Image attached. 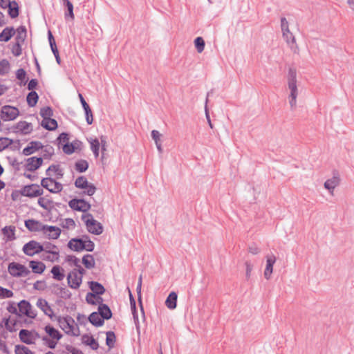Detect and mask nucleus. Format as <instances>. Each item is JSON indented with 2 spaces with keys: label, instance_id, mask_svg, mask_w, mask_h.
<instances>
[{
  "label": "nucleus",
  "instance_id": "nucleus-1",
  "mask_svg": "<svg viewBox=\"0 0 354 354\" xmlns=\"http://www.w3.org/2000/svg\"><path fill=\"white\" fill-rule=\"evenodd\" d=\"M55 320L58 322L59 327L64 331L66 334L75 337L80 335V328H77V333H75L74 327L75 322L73 318H72L71 316H57Z\"/></svg>",
  "mask_w": 354,
  "mask_h": 354
},
{
  "label": "nucleus",
  "instance_id": "nucleus-2",
  "mask_svg": "<svg viewBox=\"0 0 354 354\" xmlns=\"http://www.w3.org/2000/svg\"><path fill=\"white\" fill-rule=\"evenodd\" d=\"M82 220L84 222L87 230L94 235H100L103 232V226L97 221L93 218L91 214L87 213L82 215Z\"/></svg>",
  "mask_w": 354,
  "mask_h": 354
},
{
  "label": "nucleus",
  "instance_id": "nucleus-3",
  "mask_svg": "<svg viewBox=\"0 0 354 354\" xmlns=\"http://www.w3.org/2000/svg\"><path fill=\"white\" fill-rule=\"evenodd\" d=\"M44 250L42 243L31 240L25 243L23 246V252L29 257H33L35 254L41 253Z\"/></svg>",
  "mask_w": 354,
  "mask_h": 354
},
{
  "label": "nucleus",
  "instance_id": "nucleus-4",
  "mask_svg": "<svg viewBox=\"0 0 354 354\" xmlns=\"http://www.w3.org/2000/svg\"><path fill=\"white\" fill-rule=\"evenodd\" d=\"M8 272L15 277H26L30 271L24 266L19 263H10L8 268Z\"/></svg>",
  "mask_w": 354,
  "mask_h": 354
},
{
  "label": "nucleus",
  "instance_id": "nucleus-5",
  "mask_svg": "<svg viewBox=\"0 0 354 354\" xmlns=\"http://www.w3.org/2000/svg\"><path fill=\"white\" fill-rule=\"evenodd\" d=\"M19 115V110L10 105H4L1 107L0 111V118L3 121H12Z\"/></svg>",
  "mask_w": 354,
  "mask_h": 354
},
{
  "label": "nucleus",
  "instance_id": "nucleus-6",
  "mask_svg": "<svg viewBox=\"0 0 354 354\" xmlns=\"http://www.w3.org/2000/svg\"><path fill=\"white\" fill-rule=\"evenodd\" d=\"M41 185L53 194L59 193L63 189L62 184L52 177L43 178L41 180Z\"/></svg>",
  "mask_w": 354,
  "mask_h": 354
},
{
  "label": "nucleus",
  "instance_id": "nucleus-7",
  "mask_svg": "<svg viewBox=\"0 0 354 354\" xmlns=\"http://www.w3.org/2000/svg\"><path fill=\"white\" fill-rule=\"evenodd\" d=\"M19 309V317H21L23 315L26 316L31 319H35L37 316V313L32 310V307L30 303L26 300H21L17 303Z\"/></svg>",
  "mask_w": 354,
  "mask_h": 354
},
{
  "label": "nucleus",
  "instance_id": "nucleus-8",
  "mask_svg": "<svg viewBox=\"0 0 354 354\" xmlns=\"http://www.w3.org/2000/svg\"><path fill=\"white\" fill-rule=\"evenodd\" d=\"M68 206L74 211L87 212L91 205L84 198H73L68 202Z\"/></svg>",
  "mask_w": 354,
  "mask_h": 354
},
{
  "label": "nucleus",
  "instance_id": "nucleus-9",
  "mask_svg": "<svg viewBox=\"0 0 354 354\" xmlns=\"http://www.w3.org/2000/svg\"><path fill=\"white\" fill-rule=\"evenodd\" d=\"M19 193L24 196L35 198L41 196L44 193V191L41 188H40L39 185L31 184L24 186L23 188L19 191Z\"/></svg>",
  "mask_w": 354,
  "mask_h": 354
},
{
  "label": "nucleus",
  "instance_id": "nucleus-10",
  "mask_svg": "<svg viewBox=\"0 0 354 354\" xmlns=\"http://www.w3.org/2000/svg\"><path fill=\"white\" fill-rule=\"evenodd\" d=\"M0 6L2 9L8 8V14L12 19L17 18L19 15V7L16 1L0 0Z\"/></svg>",
  "mask_w": 354,
  "mask_h": 354
},
{
  "label": "nucleus",
  "instance_id": "nucleus-11",
  "mask_svg": "<svg viewBox=\"0 0 354 354\" xmlns=\"http://www.w3.org/2000/svg\"><path fill=\"white\" fill-rule=\"evenodd\" d=\"M288 84L290 90L289 97H297L298 91L297 86V71L295 68H290L288 73Z\"/></svg>",
  "mask_w": 354,
  "mask_h": 354
},
{
  "label": "nucleus",
  "instance_id": "nucleus-12",
  "mask_svg": "<svg viewBox=\"0 0 354 354\" xmlns=\"http://www.w3.org/2000/svg\"><path fill=\"white\" fill-rule=\"evenodd\" d=\"M36 306L39 309H41L44 315L49 317L52 321H55L57 317L54 314L52 308L50 306L48 302L46 299L43 298H39L37 301Z\"/></svg>",
  "mask_w": 354,
  "mask_h": 354
},
{
  "label": "nucleus",
  "instance_id": "nucleus-13",
  "mask_svg": "<svg viewBox=\"0 0 354 354\" xmlns=\"http://www.w3.org/2000/svg\"><path fill=\"white\" fill-rule=\"evenodd\" d=\"M25 160L26 164L24 165V167L26 170L28 171H35L37 170L41 167L44 162L42 157L37 156L26 158Z\"/></svg>",
  "mask_w": 354,
  "mask_h": 354
},
{
  "label": "nucleus",
  "instance_id": "nucleus-14",
  "mask_svg": "<svg viewBox=\"0 0 354 354\" xmlns=\"http://www.w3.org/2000/svg\"><path fill=\"white\" fill-rule=\"evenodd\" d=\"M11 129L12 132L15 133H19L22 135L28 134L32 130L31 123L24 120L18 122L15 125L11 127Z\"/></svg>",
  "mask_w": 354,
  "mask_h": 354
},
{
  "label": "nucleus",
  "instance_id": "nucleus-15",
  "mask_svg": "<svg viewBox=\"0 0 354 354\" xmlns=\"http://www.w3.org/2000/svg\"><path fill=\"white\" fill-rule=\"evenodd\" d=\"M42 232L48 239H57L61 234L60 228L53 225H44Z\"/></svg>",
  "mask_w": 354,
  "mask_h": 354
},
{
  "label": "nucleus",
  "instance_id": "nucleus-16",
  "mask_svg": "<svg viewBox=\"0 0 354 354\" xmlns=\"http://www.w3.org/2000/svg\"><path fill=\"white\" fill-rule=\"evenodd\" d=\"M68 247L75 252H82L86 248L85 241L79 237L73 238L68 241Z\"/></svg>",
  "mask_w": 354,
  "mask_h": 354
},
{
  "label": "nucleus",
  "instance_id": "nucleus-17",
  "mask_svg": "<svg viewBox=\"0 0 354 354\" xmlns=\"http://www.w3.org/2000/svg\"><path fill=\"white\" fill-rule=\"evenodd\" d=\"M67 281L68 286L73 289H77L82 281V276H78L77 272L73 271L67 276Z\"/></svg>",
  "mask_w": 354,
  "mask_h": 354
},
{
  "label": "nucleus",
  "instance_id": "nucleus-18",
  "mask_svg": "<svg viewBox=\"0 0 354 354\" xmlns=\"http://www.w3.org/2000/svg\"><path fill=\"white\" fill-rule=\"evenodd\" d=\"M44 147L43 144L39 141H31L28 145L26 146L22 151V154L24 156H30L34 153L39 149H42Z\"/></svg>",
  "mask_w": 354,
  "mask_h": 354
},
{
  "label": "nucleus",
  "instance_id": "nucleus-19",
  "mask_svg": "<svg viewBox=\"0 0 354 354\" xmlns=\"http://www.w3.org/2000/svg\"><path fill=\"white\" fill-rule=\"evenodd\" d=\"M25 227L30 232H42L44 225L35 219L30 218L25 221Z\"/></svg>",
  "mask_w": 354,
  "mask_h": 354
},
{
  "label": "nucleus",
  "instance_id": "nucleus-20",
  "mask_svg": "<svg viewBox=\"0 0 354 354\" xmlns=\"http://www.w3.org/2000/svg\"><path fill=\"white\" fill-rule=\"evenodd\" d=\"M48 39L49 41V44L50 46V49L55 57L56 62L58 64H61V59L59 57V51L56 45V42L55 38L51 32V31L48 30Z\"/></svg>",
  "mask_w": 354,
  "mask_h": 354
},
{
  "label": "nucleus",
  "instance_id": "nucleus-21",
  "mask_svg": "<svg viewBox=\"0 0 354 354\" xmlns=\"http://www.w3.org/2000/svg\"><path fill=\"white\" fill-rule=\"evenodd\" d=\"M339 184V177L337 172L333 173V176L328 179L324 183V187L328 189L330 193H333V189Z\"/></svg>",
  "mask_w": 354,
  "mask_h": 354
},
{
  "label": "nucleus",
  "instance_id": "nucleus-22",
  "mask_svg": "<svg viewBox=\"0 0 354 354\" xmlns=\"http://www.w3.org/2000/svg\"><path fill=\"white\" fill-rule=\"evenodd\" d=\"M53 287L56 289L54 290L53 292L57 297L64 299H70L71 297L72 294L66 288L61 287L58 284H53Z\"/></svg>",
  "mask_w": 354,
  "mask_h": 354
},
{
  "label": "nucleus",
  "instance_id": "nucleus-23",
  "mask_svg": "<svg viewBox=\"0 0 354 354\" xmlns=\"http://www.w3.org/2000/svg\"><path fill=\"white\" fill-rule=\"evenodd\" d=\"M20 341L26 344H34V338L31 331L27 329H21L19 333Z\"/></svg>",
  "mask_w": 354,
  "mask_h": 354
},
{
  "label": "nucleus",
  "instance_id": "nucleus-24",
  "mask_svg": "<svg viewBox=\"0 0 354 354\" xmlns=\"http://www.w3.org/2000/svg\"><path fill=\"white\" fill-rule=\"evenodd\" d=\"M88 283L92 294L95 295H102L104 294L106 289L102 283L95 281H91Z\"/></svg>",
  "mask_w": 354,
  "mask_h": 354
},
{
  "label": "nucleus",
  "instance_id": "nucleus-25",
  "mask_svg": "<svg viewBox=\"0 0 354 354\" xmlns=\"http://www.w3.org/2000/svg\"><path fill=\"white\" fill-rule=\"evenodd\" d=\"M88 322L95 327H100L104 325V319L96 311L91 313L88 317Z\"/></svg>",
  "mask_w": 354,
  "mask_h": 354
},
{
  "label": "nucleus",
  "instance_id": "nucleus-26",
  "mask_svg": "<svg viewBox=\"0 0 354 354\" xmlns=\"http://www.w3.org/2000/svg\"><path fill=\"white\" fill-rule=\"evenodd\" d=\"M97 312L104 320H109L113 316L112 311L107 304L99 305Z\"/></svg>",
  "mask_w": 354,
  "mask_h": 354
},
{
  "label": "nucleus",
  "instance_id": "nucleus-27",
  "mask_svg": "<svg viewBox=\"0 0 354 354\" xmlns=\"http://www.w3.org/2000/svg\"><path fill=\"white\" fill-rule=\"evenodd\" d=\"M29 267L35 274H42L46 269V265L43 262L35 260L29 261Z\"/></svg>",
  "mask_w": 354,
  "mask_h": 354
},
{
  "label": "nucleus",
  "instance_id": "nucleus-28",
  "mask_svg": "<svg viewBox=\"0 0 354 354\" xmlns=\"http://www.w3.org/2000/svg\"><path fill=\"white\" fill-rule=\"evenodd\" d=\"M283 37L285 39L291 50L295 53H297L299 51V48L296 44L295 37L292 33L290 31H288V33L283 35Z\"/></svg>",
  "mask_w": 354,
  "mask_h": 354
},
{
  "label": "nucleus",
  "instance_id": "nucleus-29",
  "mask_svg": "<svg viewBox=\"0 0 354 354\" xmlns=\"http://www.w3.org/2000/svg\"><path fill=\"white\" fill-rule=\"evenodd\" d=\"M44 330L49 337L56 341L61 339L63 337L62 334L57 329L50 324H48L44 327Z\"/></svg>",
  "mask_w": 354,
  "mask_h": 354
},
{
  "label": "nucleus",
  "instance_id": "nucleus-30",
  "mask_svg": "<svg viewBox=\"0 0 354 354\" xmlns=\"http://www.w3.org/2000/svg\"><path fill=\"white\" fill-rule=\"evenodd\" d=\"M15 34L14 27H6L0 32V41L8 42Z\"/></svg>",
  "mask_w": 354,
  "mask_h": 354
},
{
  "label": "nucleus",
  "instance_id": "nucleus-31",
  "mask_svg": "<svg viewBox=\"0 0 354 354\" xmlns=\"http://www.w3.org/2000/svg\"><path fill=\"white\" fill-rule=\"evenodd\" d=\"M6 241H12L16 239L15 227L12 225L5 226L1 230Z\"/></svg>",
  "mask_w": 354,
  "mask_h": 354
},
{
  "label": "nucleus",
  "instance_id": "nucleus-32",
  "mask_svg": "<svg viewBox=\"0 0 354 354\" xmlns=\"http://www.w3.org/2000/svg\"><path fill=\"white\" fill-rule=\"evenodd\" d=\"M276 261V257L274 256H272L267 258L266 260V267L264 271V277L266 279H269L270 278L271 274L273 271V266Z\"/></svg>",
  "mask_w": 354,
  "mask_h": 354
},
{
  "label": "nucleus",
  "instance_id": "nucleus-33",
  "mask_svg": "<svg viewBox=\"0 0 354 354\" xmlns=\"http://www.w3.org/2000/svg\"><path fill=\"white\" fill-rule=\"evenodd\" d=\"M53 278L57 281H62L64 279V270L59 265L54 266L50 270Z\"/></svg>",
  "mask_w": 354,
  "mask_h": 354
},
{
  "label": "nucleus",
  "instance_id": "nucleus-34",
  "mask_svg": "<svg viewBox=\"0 0 354 354\" xmlns=\"http://www.w3.org/2000/svg\"><path fill=\"white\" fill-rule=\"evenodd\" d=\"M82 339L83 344L89 346L93 350H97L99 347L98 342L91 335L90 336L87 334H84L82 335Z\"/></svg>",
  "mask_w": 354,
  "mask_h": 354
},
{
  "label": "nucleus",
  "instance_id": "nucleus-35",
  "mask_svg": "<svg viewBox=\"0 0 354 354\" xmlns=\"http://www.w3.org/2000/svg\"><path fill=\"white\" fill-rule=\"evenodd\" d=\"M177 298L178 295L175 292H171L167 296L165 305L166 306L171 310H174L176 308L177 306Z\"/></svg>",
  "mask_w": 354,
  "mask_h": 354
},
{
  "label": "nucleus",
  "instance_id": "nucleus-36",
  "mask_svg": "<svg viewBox=\"0 0 354 354\" xmlns=\"http://www.w3.org/2000/svg\"><path fill=\"white\" fill-rule=\"evenodd\" d=\"M38 205L43 209L51 212L54 209V201L53 200L40 197L37 201Z\"/></svg>",
  "mask_w": 354,
  "mask_h": 354
},
{
  "label": "nucleus",
  "instance_id": "nucleus-37",
  "mask_svg": "<svg viewBox=\"0 0 354 354\" xmlns=\"http://www.w3.org/2000/svg\"><path fill=\"white\" fill-rule=\"evenodd\" d=\"M15 32H17V35L15 37V41L17 42L24 43L25 39L27 37V30L26 26H20L17 30H15Z\"/></svg>",
  "mask_w": 354,
  "mask_h": 354
},
{
  "label": "nucleus",
  "instance_id": "nucleus-38",
  "mask_svg": "<svg viewBox=\"0 0 354 354\" xmlns=\"http://www.w3.org/2000/svg\"><path fill=\"white\" fill-rule=\"evenodd\" d=\"M42 245L44 249L43 252L53 255H57V253H59L58 247L50 242L45 241L42 243Z\"/></svg>",
  "mask_w": 354,
  "mask_h": 354
},
{
  "label": "nucleus",
  "instance_id": "nucleus-39",
  "mask_svg": "<svg viewBox=\"0 0 354 354\" xmlns=\"http://www.w3.org/2000/svg\"><path fill=\"white\" fill-rule=\"evenodd\" d=\"M39 100V95L35 91H30L26 96V102L30 107L36 106Z\"/></svg>",
  "mask_w": 354,
  "mask_h": 354
},
{
  "label": "nucleus",
  "instance_id": "nucleus-40",
  "mask_svg": "<svg viewBox=\"0 0 354 354\" xmlns=\"http://www.w3.org/2000/svg\"><path fill=\"white\" fill-rule=\"evenodd\" d=\"M116 342V336L113 331L109 330L106 332V345L111 350L115 346Z\"/></svg>",
  "mask_w": 354,
  "mask_h": 354
},
{
  "label": "nucleus",
  "instance_id": "nucleus-41",
  "mask_svg": "<svg viewBox=\"0 0 354 354\" xmlns=\"http://www.w3.org/2000/svg\"><path fill=\"white\" fill-rule=\"evenodd\" d=\"M41 125L43 128L48 131H55L58 127L57 120L51 118L45 122H41Z\"/></svg>",
  "mask_w": 354,
  "mask_h": 354
},
{
  "label": "nucleus",
  "instance_id": "nucleus-42",
  "mask_svg": "<svg viewBox=\"0 0 354 354\" xmlns=\"http://www.w3.org/2000/svg\"><path fill=\"white\" fill-rule=\"evenodd\" d=\"M82 263L86 268L90 270L95 267V262L93 255L87 254L82 257Z\"/></svg>",
  "mask_w": 354,
  "mask_h": 354
},
{
  "label": "nucleus",
  "instance_id": "nucleus-43",
  "mask_svg": "<svg viewBox=\"0 0 354 354\" xmlns=\"http://www.w3.org/2000/svg\"><path fill=\"white\" fill-rule=\"evenodd\" d=\"M89 167V164L87 160L84 159H80L75 163V169L79 173L85 172Z\"/></svg>",
  "mask_w": 354,
  "mask_h": 354
},
{
  "label": "nucleus",
  "instance_id": "nucleus-44",
  "mask_svg": "<svg viewBox=\"0 0 354 354\" xmlns=\"http://www.w3.org/2000/svg\"><path fill=\"white\" fill-rule=\"evenodd\" d=\"M63 6L67 8V12L65 13V19H67L68 17L71 18L72 20L74 19L75 16L73 13V5L69 0H62Z\"/></svg>",
  "mask_w": 354,
  "mask_h": 354
},
{
  "label": "nucleus",
  "instance_id": "nucleus-45",
  "mask_svg": "<svg viewBox=\"0 0 354 354\" xmlns=\"http://www.w3.org/2000/svg\"><path fill=\"white\" fill-rule=\"evenodd\" d=\"M151 135L152 139L154 140V142L156 143L158 151H159V153H162V145L160 142L161 134L157 130H152Z\"/></svg>",
  "mask_w": 354,
  "mask_h": 354
},
{
  "label": "nucleus",
  "instance_id": "nucleus-46",
  "mask_svg": "<svg viewBox=\"0 0 354 354\" xmlns=\"http://www.w3.org/2000/svg\"><path fill=\"white\" fill-rule=\"evenodd\" d=\"M40 115L43 118V120L41 122H45L53 115V111L51 107L46 106L43 107L40 109Z\"/></svg>",
  "mask_w": 354,
  "mask_h": 354
},
{
  "label": "nucleus",
  "instance_id": "nucleus-47",
  "mask_svg": "<svg viewBox=\"0 0 354 354\" xmlns=\"http://www.w3.org/2000/svg\"><path fill=\"white\" fill-rule=\"evenodd\" d=\"M40 258L43 261H50L52 263L58 262L59 259V253H57V255H53L45 252H42L41 254L40 255Z\"/></svg>",
  "mask_w": 354,
  "mask_h": 354
},
{
  "label": "nucleus",
  "instance_id": "nucleus-48",
  "mask_svg": "<svg viewBox=\"0 0 354 354\" xmlns=\"http://www.w3.org/2000/svg\"><path fill=\"white\" fill-rule=\"evenodd\" d=\"M88 184L86 178L83 176L77 177L75 181V186L79 189H86Z\"/></svg>",
  "mask_w": 354,
  "mask_h": 354
},
{
  "label": "nucleus",
  "instance_id": "nucleus-49",
  "mask_svg": "<svg viewBox=\"0 0 354 354\" xmlns=\"http://www.w3.org/2000/svg\"><path fill=\"white\" fill-rule=\"evenodd\" d=\"M14 143V140L7 137L0 138V152L8 148Z\"/></svg>",
  "mask_w": 354,
  "mask_h": 354
},
{
  "label": "nucleus",
  "instance_id": "nucleus-50",
  "mask_svg": "<svg viewBox=\"0 0 354 354\" xmlns=\"http://www.w3.org/2000/svg\"><path fill=\"white\" fill-rule=\"evenodd\" d=\"M43 159H50L55 153L54 148L50 145H47L42 149Z\"/></svg>",
  "mask_w": 354,
  "mask_h": 354
},
{
  "label": "nucleus",
  "instance_id": "nucleus-51",
  "mask_svg": "<svg viewBox=\"0 0 354 354\" xmlns=\"http://www.w3.org/2000/svg\"><path fill=\"white\" fill-rule=\"evenodd\" d=\"M6 310L11 314L15 315L19 317V309L17 304L12 301H8V306Z\"/></svg>",
  "mask_w": 354,
  "mask_h": 354
},
{
  "label": "nucleus",
  "instance_id": "nucleus-52",
  "mask_svg": "<svg viewBox=\"0 0 354 354\" xmlns=\"http://www.w3.org/2000/svg\"><path fill=\"white\" fill-rule=\"evenodd\" d=\"M194 43L195 48L197 50L198 53H202L203 51L205 46V41L203 39V37H197L194 39Z\"/></svg>",
  "mask_w": 354,
  "mask_h": 354
},
{
  "label": "nucleus",
  "instance_id": "nucleus-53",
  "mask_svg": "<svg viewBox=\"0 0 354 354\" xmlns=\"http://www.w3.org/2000/svg\"><path fill=\"white\" fill-rule=\"evenodd\" d=\"M26 72L24 68H19L16 71V78L21 81L20 86L25 85L27 82L26 80Z\"/></svg>",
  "mask_w": 354,
  "mask_h": 354
},
{
  "label": "nucleus",
  "instance_id": "nucleus-54",
  "mask_svg": "<svg viewBox=\"0 0 354 354\" xmlns=\"http://www.w3.org/2000/svg\"><path fill=\"white\" fill-rule=\"evenodd\" d=\"M77 149L75 142H66L62 147L63 151L68 155L73 153Z\"/></svg>",
  "mask_w": 354,
  "mask_h": 354
},
{
  "label": "nucleus",
  "instance_id": "nucleus-55",
  "mask_svg": "<svg viewBox=\"0 0 354 354\" xmlns=\"http://www.w3.org/2000/svg\"><path fill=\"white\" fill-rule=\"evenodd\" d=\"M10 69V64L9 62L3 59L1 61H0V75H4L6 73H8Z\"/></svg>",
  "mask_w": 354,
  "mask_h": 354
},
{
  "label": "nucleus",
  "instance_id": "nucleus-56",
  "mask_svg": "<svg viewBox=\"0 0 354 354\" xmlns=\"http://www.w3.org/2000/svg\"><path fill=\"white\" fill-rule=\"evenodd\" d=\"M15 354H34L28 347L24 345H16L15 346Z\"/></svg>",
  "mask_w": 354,
  "mask_h": 354
},
{
  "label": "nucleus",
  "instance_id": "nucleus-57",
  "mask_svg": "<svg viewBox=\"0 0 354 354\" xmlns=\"http://www.w3.org/2000/svg\"><path fill=\"white\" fill-rule=\"evenodd\" d=\"M0 323H2L5 328L10 332L13 333L17 330L16 328H13V326L10 325V316H8V317H3L1 321H0Z\"/></svg>",
  "mask_w": 354,
  "mask_h": 354
},
{
  "label": "nucleus",
  "instance_id": "nucleus-58",
  "mask_svg": "<svg viewBox=\"0 0 354 354\" xmlns=\"http://www.w3.org/2000/svg\"><path fill=\"white\" fill-rule=\"evenodd\" d=\"M22 44H23V43L16 41L15 44L12 46V53L15 56L19 57L21 55V53H22L21 45Z\"/></svg>",
  "mask_w": 354,
  "mask_h": 354
},
{
  "label": "nucleus",
  "instance_id": "nucleus-59",
  "mask_svg": "<svg viewBox=\"0 0 354 354\" xmlns=\"http://www.w3.org/2000/svg\"><path fill=\"white\" fill-rule=\"evenodd\" d=\"M13 296V292L0 286V298L7 299Z\"/></svg>",
  "mask_w": 354,
  "mask_h": 354
},
{
  "label": "nucleus",
  "instance_id": "nucleus-60",
  "mask_svg": "<svg viewBox=\"0 0 354 354\" xmlns=\"http://www.w3.org/2000/svg\"><path fill=\"white\" fill-rule=\"evenodd\" d=\"M87 141L89 142L91 146V150L94 151V149H100V141L97 138H87Z\"/></svg>",
  "mask_w": 354,
  "mask_h": 354
},
{
  "label": "nucleus",
  "instance_id": "nucleus-61",
  "mask_svg": "<svg viewBox=\"0 0 354 354\" xmlns=\"http://www.w3.org/2000/svg\"><path fill=\"white\" fill-rule=\"evenodd\" d=\"M46 288V283L44 280H37L33 283V288L37 290L42 291Z\"/></svg>",
  "mask_w": 354,
  "mask_h": 354
},
{
  "label": "nucleus",
  "instance_id": "nucleus-62",
  "mask_svg": "<svg viewBox=\"0 0 354 354\" xmlns=\"http://www.w3.org/2000/svg\"><path fill=\"white\" fill-rule=\"evenodd\" d=\"M85 113L86 121L88 124H91L93 122V116L91 109L89 107L84 109Z\"/></svg>",
  "mask_w": 354,
  "mask_h": 354
},
{
  "label": "nucleus",
  "instance_id": "nucleus-63",
  "mask_svg": "<svg viewBox=\"0 0 354 354\" xmlns=\"http://www.w3.org/2000/svg\"><path fill=\"white\" fill-rule=\"evenodd\" d=\"M63 228L68 229L70 227H74L75 223L73 218H67L64 219V221L61 224Z\"/></svg>",
  "mask_w": 354,
  "mask_h": 354
},
{
  "label": "nucleus",
  "instance_id": "nucleus-64",
  "mask_svg": "<svg viewBox=\"0 0 354 354\" xmlns=\"http://www.w3.org/2000/svg\"><path fill=\"white\" fill-rule=\"evenodd\" d=\"M69 137L68 133L66 132L61 133L59 136L57 138V142L58 145L62 144V143H66L68 142Z\"/></svg>",
  "mask_w": 354,
  "mask_h": 354
}]
</instances>
